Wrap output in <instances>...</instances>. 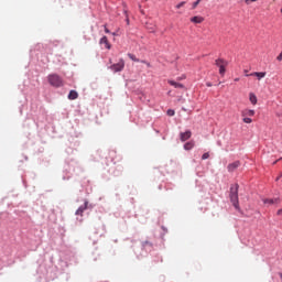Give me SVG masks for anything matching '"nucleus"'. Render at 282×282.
I'll return each instance as SVG.
<instances>
[{"label": "nucleus", "mask_w": 282, "mask_h": 282, "mask_svg": "<svg viewBox=\"0 0 282 282\" xmlns=\"http://www.w3.org/2000/svg\"><path fill=\"white\" fill-rule=\"evenodd\" d=\"M167 116H170V117L175 116V110L169 109L167 110Z\"/></svg>", "instance_id": "5701e85b"}, {"label": "nucleus", "mask_w": 282, "mask_h": 282, "mask_svg": "<svg viewBox=\"0 0 282 282\" xmlns=\"http://www.w3.org/2000/svg\"><path fill=\"white\" fill-rule=\"evenodd\" d=\"M241 166V162L239 161H235L234 163H230L227 169L229 171V173H234V171H237L238 167Z\"/></svg>", "instance_id": "39448f33"}, {"label": "nucleus", "mask_w": 282, "mask_h": 282, "mask_svg": "<svg viewBox=\"0 0 282 282\" xmlns=\"http://www.w3.org/2000/svg\"><path fill=\"white\" fill-rule=\"evenodd\" d=\"M246 76H256L258 77V80H261V78H265V72H254L251 74H247Z\"/></svg>", "instance_id": "9b49d317"}, {"label": "nucleus", "mask_w": 282, "mask_h": 282, "mask_svg": "<svg viewBox=\"0 0 282 282\" xmlns=\"http://www.w3.org/2000/svg\"><path fill=\"white\" fill-rule=\"evenodd\" d=\"M242 116L246 118V116L252 117L254 116V110L246 109L242 111Z\"/></svg>", "instance_id": "2eb2a0df"}, {"label": "nucleus", "mask_w": 282, "mask_h": 282, "mask_svg": "<svg viewBox=\"0 0 282 282\" xmlns=\"http://www.w3.org/2000/svg\"><path fill=\"white\" fill-rule=\"evenodd\" d=\"M191 135H193L191 130H187L186 132H182L181 133V141L186 142V140H191Z\"/></svg>", "instance_id": "0eeeda50"}, {"label": "nucleus", "mask_w": 282, "mask_h": 282, "mask_svg": "<svg viewBox=\"0 0 282 282\" xmlns=\"http://www.w3.org/2000/svg\"><path fill=\"white\" fill-rule=\"evenodd\" d=\"M141 63H144L147 65V67H151V63H149V62H147L144 59H142Z\"/></svg>", "instance_id": "b1692460"}, {"label": "nucleus", "mask_w": 282, "mask_h": 282, "mask_svg": "<svg viewBox=\"0 0 282 282\" xmlns=\"http://www.w3.org/2000/svg\"><path fill=\"white\" fill-rule=\"evenodd\" d=\"M200 2H202V0L195 1V2L192 4V10H195V8H197Z\"/></svg>", "instance_id": "6ab92c4d"}, {"label": "nucleus", "mask_w": 282, "mask_h": 282, "mask_svg": "<svg viewBox=\"0 0 282 282\" xmlns=\"http://www.w3.org/2000/svg\"><path fill=\"white\" fill-rule=\"evenodd\" d=\"M249 100H250L251 105H257V102H258L257 95H254V93H250Z\"/></svg>", "instance_id": "4468645a"}, {"label": "nucleus", "mask_w": 282, "mask_h": 282, "mask_svg": "<svg viewBox=\"0 0 282 282\" xmlns=\"http://www.w3.org/2000/svg\"><path fill=\"white\" fill-rule=\"evenodd\" d=\"M235 83H239V78H235Z\"/></svg>", "instance_id": "c756f323"}, {"label": "nucleus", "mask_w": 282, "mask_h": 282, "mask_svg": "<svg viewBox=\"0 0 282 282\" xmlns=\"http://www.w3.org/2000/svg\"><path fill=\"white\" fill-rule=\"evenodd\" d=\"M229 197L234 208L239 210V184H235L230 187Z\"/></svg>", "instance_id": "f257e3e1"}, {"label": "nucleus", "mask_w": 282, "mask_h": 282, "mask_svg": "<svg viewBox=\"0 0 282 282\" xmlns=\"http://www.w3.org/2000/svg\"><path fill=\"white\" fill-rule=\"evenodd\" d=\"M256 1H259V0H245V3L247 6H250L251 3H256Z\"/></svg>", "instance_id": "4be33fe9"}, {"label": "nucleus", "mask_w": 282, "mask_h": 282, "mask_svg": "<svg viewBox=\"0 0 282 282\" xmlns=\"http://www.w3.org/2000/svg\"><path fill=\"white\" fill-rule=\"evenodd\" d=\"M276 61H279V62L282 61V51H281V53L278 55Z\"/></svg>", "instance_id": "393cba45"}, {"label": "nucleus", "mask_w": 282, "mask_h": 282, "mask_svg": "<svg viewBox=\"0 0 282 282\" xmlns=\"http://www.w3.org/2000/svg\"><path fill=\"white\" fill-rule=\"evenodd\" d=\"M273 164H276V161Z\"/></svg>", "instance_id": "72a5a7b5"}, {"label": "nucleus", "mask_w": 282, "mask_h": 282, "mask_svg": "<svg viewBox=\"0 0 282 282\" xmlns=\"http://www.w3.org/2000/svg\"><path fill=\"white\" fill-rule=\"evenodd\" d=\"M215 65L219 67L220 76H224L226 74V67H228V61L224 58H218L215 61Z\"/></svg>", "instance_id": "7ed1b4c3"}, {"label": "nucleus", "mask_w": 282, "mask_h": 282, "mask_svg": "<svg viewBox=\"0 0 282 282\" xmlns=\"http://www.w3.org/2000/svg\"><path fill=\"white\" fill-rule=\"evenodd\" d=\"M184 78H186V76L180 77L178 80H184Z\"/></svg>", "instance_id": "cd10ccee"}, {"label": "nucleus", "mask_w": 282, "mask_h": 282, "mask_svg": "<svg viewBox=\"0 0 282 282\" xmlns=\"http://www.w3.org/2000/svg\"><path fill=\"white\" fill-rule=\"evenodd\" d=\"M105 32L106 34H109V29H107V26H105Z\"/></svg>", "instance_id": "bb28decb"}, {"label": "nucleus", "mask_w": 282, "mask_h": 282, "mask_svg": "<svg viewBox=\"0 0 282 282\" xmlns=\"http://www.w3.org/2000/svg\"><path fill=\"white\" fill-rule=\"evenodd\" d=\"M78 98V93L76 90H70L68 94V100H76Z\"/></svg>", "instance_id": "ddd939ff"}, {"label": "nucleus", "mask_w": 282, "mask_h": 282, "mask_svg": "<svg viewBox=\"0 0 282 282\" xmlns=\"http://www.w3.org/2000/svg\"><path fill=\"white\" fill-rule=\"evenodd\" d=\"M110 69L111 72H115V74L118 72H122V69H124V59L121 58L117 64H112L110 66Z\"/></svg>", "instance_id": "20e7f679"}, {"label": "nucleus", "mask_w": 282, "mask_h": 282, "mask_svg": "<svg viewBox=\"0 0 282 282\" xmlns=\"http://www.w3.org/2000/svg\"><path fill=\"white\" fill-rule=\"evenodd\" d=\"M282 160V158H280L278 161Z\"/></svg>", "instance_id": "473e14b6"}, {"label": "nucleus", "mask_w": 282, "mask_h": 282, "mask_svg": "<svg viewBox=\"0 0 282 282\" xmlns=\"http://www.w3.org/2000/svg\"><path fill=\"white\" fill-rule=\"evenodd\" d=\"M99 43L100 45H105L106 50H111V44H109L107 36H102Z\"/></svg>", "instance_id": "1a4fd4ad"}, {"label": "nucleus", "mask_w": 282, "mask_h": 282, "mask_svg": "<svg viewBox=\"0 0 282 282\" xmlns=\"http://www.w3.org/2000/svg\"><path fill=\"white\" fill-rule=\"evenodd\" d=\"M169 83V85H171L172 87H175V89H186V87L183 85V84H180V83H177V82H175V80H169L167 82Z\"/></svg>", "instance_id": "423d86ee"}, {"label": "nucleus", "mask_w": 282, "mask_h": 282, "mask_svg": "<svg viewBox=\"0 0 282 282\" xmlns=\"http://www.w3.org/2000/svg\"><path fill=\"white\" fill-rule=\"evenodd\" d=\"M279 276H280V279H281V281H282V273H279Z\"/></svg>", "instance_id": "7c9ffc66"}, {"label": "nucleus", "mask_w": 282, "mask_h": 282, "mask_svg": "<svg viewBox=\"0 0 282 282\" xmlns=\"http://www.w3.org/2000/svg\"><path fill=\"white\" fill-rule=\"evenodd\" d=\"M88 202H85L84 205H82L75 213V215H80V217H83V213H85V210H87V206H88Z\"/></svg>", "instance_id": "6e6552de"}, {"label": "nucleus", "mask_w": 282, "mask_h": 282, "mask_svg": "<svg viewBox=\"0 0 282 282\" xmlns=\"http://www.w3.org/2000/svg\"><path fill=\"white\" fill-rule=\"evenodd\" d=\"M263 204H281V198H265L263 199Z\"/></svg>", "instance_id": "9d476101"}, {"label": "nucleus", "mask_w": 282, "mask_h": 282, "mask_svg": "<svg viewBox=\"0 0 282 282\" xmlns=\"http://www.w3.org/2000/svg\"><path fill=\"white\" fill-rule=\"evenodd\" d=\"M242 121H243L246 124H251L252 119H250V118H248V117H245V118L242 119Z\"/></svg>", "instance_id": "aec40b11"}, {"label": "nucleus", "mask_w": 282, "mask_h": 282, "mask_svg": "<svg viewBox=\"0 0 282 282\" xmlns=\"http://www.w3.org/2000/svg\"><path fill=\"white\" fill-rule=\"evenodd\" d=\"M193 147H195V143L193 141L184 144L185 151H191V149H193Z\"/></svg>", "instance_id": "dca6fc26"}, {"label": "nucleus", "mask_w": 282, "mask_h": 282, "mask_svg": "<svg viewBox=\"0 0 282 282\" xmlns=\"http://www.w3.org/2000/svg\"><path fill=\"white\" fill-rule=\"evenodd\" d=\"M207 87H213V84H210V83H207Z\"/></svg>", "instance_id": "c85d7f7f"}, {"label": "nucleus", "mask_w": 282, "mask_h": 282, "mask_svg": "<svg viewBox=\"0 0 282 282\" xmlns=\"http://www.w3.org/2000/svg\"><path fill=\"white\" fill-rule=\"evenodd\" d=\"M186 6V1H182L178 4L175 6L176 10H180L181 8H184Z\"/></svg>", "instance_id": "a211bd4d"}, {"label": "nucleus", "mask_w": 282, "mask_h": 282, "mask_svg": "<svg viewBox=\"0 0 282 282\" xmlns=\"http://www.w3.org/2000/svg\"><path fill=\"white\" fill-rule=\"evenodd\" d=\"M279 180H281V176H279V177L276 178V182H279Z\"/></svg>", "instance_id": "2f4dec72"}, {"label": "nucleus", "mask_w": 282, "mask_h": 282, "mask_svg": "<svg viewBox=\"0 0 282 282\" xmlns=\"http://www.w3.org/2000/svg\"><path fill=\"white\" fill-rule=\"evenodd\" d=\"M209 158H210V154L208 152L202 155V160H208Z\"/></svg>", "instance_id": "412c9836"}, {"label": "nucleus", "mask_w": 282, "mask_h": 282, "mask_svg": "<svg viewBox=\"0 0 282 282\" xmlns=\"http://www.w3.org/2000/svg\"><path fill=\"white\" fill-rule=\"evenodd\" d=\"M276 215L282 216V209H279Z\"/></svg>", "instance_id": "a878e982"}, {"label": "nucleus", "mask_w": 282, "mask_h": 282, "mask_svg": "<svg viewBox=\"0 0 282 282\" xmlns=\"http://www.w3.org/2000/svg\"><path fill=\"white\" fill-rule=\"evenodd\" d=\"M47 80L52 87H63L65 83L63 82V77L58 76L57 74H51L47 76Z\"/></svg>", "instance_id": "f03ea898"}, {"label": "nucleus", "mask_w": 282, "mask_h": 282, "mask_svg": "<svg viewBox=\"0 0 282 282\" xmlns=\"http://www.w3.org/2000/svg\"><path fill=\"white\" fill-rule=\"evenodd\" d=\"M128 57L133 61L134 63H141L142 61H140L138 57H135V55L128 53Z\"/></svg>", "instance_id": "f3484780"}, {"label": "nucleus", "mask_w": 282, "mask_h": 282, "mask_svg": "<svg viewBox=\"0 0 282 282\" xmlns=\"http://www.w3.org/2000/svg\"><path fill=\"white\" fill-rule=\"evenodd\" d=\"M191 22L196 23V24L204 23V17L195 15V17L191 18Z\"/></svg>", "instance_id": "f8f14e48"}]
</instances>
